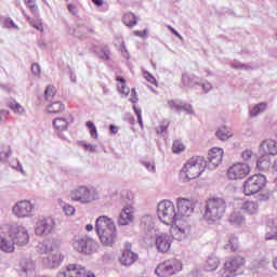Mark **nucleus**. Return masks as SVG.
Listing matches in <instances>:
<instances>
[{"mask_svg": "<svg viewBox=\"0 0 277 277\" xmlns=\"http://www.w3.org/2000/svg\"><path fill=\"white\" fill-rule=\"evenodd\" d=\"M95 232L97 233L101 243H103V246H107L108 248H111L114 243H116V239H118L116 224L114 221H111V219L105 215L96 219Z\"/></svg>", "mask_w": 277, "mask_h": 277, "instance_id": "obj_1", "label": "nucleus"}, {"mask_svg": "<svg viewBox=\"0 0 277 277\" xmlns=\"http://www.w3.org/2000/svg\"><path fill=\"white\" fill-rule=\"evenodd\" d=\"M226 213V200L222 197H213L207 200L203 219L210 224H217Z\"/></svg>", "mask_w": 277, "mask_h": 277, "instance_id": "obj_2", "label": "nucleus"}, {"mask_svg": "<svg viewBox=\"0 0 277 277\" xmlns=\"http://www.w3.org/2000/svg\"><path fill=\"white\" fill-rule=\"evenodd\" d=\"M69 198L79 205H92V202L100 200L101 193L94 186L79 185L70 190Z\"/></svg>", "mask_w": 277, "mask_h": 277, "instance_id": "obj_3", "label": "nucleus"}, {"mask_svg": "<svg viewBox=\"0 0 277 277\" xmlns=\"http://www.w3.org/2000/svg\"><path fill=\"white\" fill-rule=\"evenodd\" d=\"M207 170V160L202 156H196L190 158L183 167L181 177L184 183L198 179L202 172Z\"/></svg>", "mask_w": 277, "mask_h": 277, "instance_id": "obj_4", "label": "nucleus"}, {"mask_svg": "<svg viewBox=\"0 0 277 277\" xmlns=\"http://www.w3.org/2000/svg\"><path fill=\"white\" fill-rule=\"evenodd\" d=\"M157 215L160 222L167 226H172L174 222L179 221L176 207H174V202L170 200H162L158 203Z\"/></svg>", "mask_w": 277, "mask_h": 277, "instance_id": "obj_5", "label": "nucleus"}, {"mask_svg": "<svg viewBox=\"0 0 277 277\" xmlns=\"http://www.w3.org/2000/svg\"><path fill=\"white\" fill-rule=\"evenodd\" d=\"M267 183V179L263 174H254L248 177L242 185V192L245 196H254L259 194Z\"/></svg>", "mask_w": 277, "mask_h": 277, "instance_id": "obj_6", "label": "nucleus"}, {"mask_svg": "<svg viewBox=\"0 0 277 277\" xmlns=\"http://www.w3.org/2000/svg\"><path fill=\"white\" fill-rule=\"evenodd\" d=\"M12 213L18 220L34 217V214L36 213V203L27 199L19 200L12 207Z\"/></svg>", "mask_w": 277, "mask_h": 277, "instance_id": "obj_7", "label": "nucleus"}, {"mask_svg": "<svg viewBox=\"0 0 277 277\" xmlns=\"http://www.w3.org/2000/svg\"><path fill=\"white\" fill-rule=\"evenodd\" d=\"M62 263H64V253L60 251V240L52 239V245L50 247V254L49 256L43 259V264L45 267L55 269V267H60Z\"/></svg>", "mask_w": 277, "mask_h": 277, "instance_id": "obj_8", "label": "nucleus"}, {"mask_svg": "<svg viewBox=\"0 0 277 277\" xmlns=\"http://www.w3.org/2000/svg\"><path fill=\"white\" fill-rule=\"evenodd\" d=\"M71 246L76 252H80L81 254H92L94 248H96V242L87 235H78L74 237Z\"/></svg>", "mask_w": 277, "mask_h": 277, "instance_id": "obj_9", "label": "nucleus"}, {"mask_svg": "<svg viewBox=\"0 0 277 277\" xmlns=\"http://www.w3.org/2000/svg\"><path fill=\"white\" fill-rule=\"evenodd\" d=\"M181 269H183V263L179 260H171L159 264L155 269V274L159 277H169L179 274Z\"/></svg>", "mask_w": 277, "mask_h": 277, "instance_id": "obj_10", "label": "nucleus"}, {"mask_svg": "<svg viewBox=\"0 0 277 277\" xmlns=\"http://www.w3.org/2000/svg\"><path fill=\"white\" fill-rule=\"evenodd\" d=\"M55 230V219L41 216L35 224V235L37 237H49Z\"/></svg>", "mask_w": 277, "mask_h": 277, "instance_id": "obj_11", "label": "nucleus"}, {"mask_svg": "<svg viewBox=\"0 0 277 277\" xmlns=\"http://www.w3.org/2000/svg\"><path fill=\"white\" fill-rule=\"evenodd\" d=\"M9 237L16 246H27L29 243V232L24 225H11Z\"/></svg>", "mask_w": 277, "mask_h": 277, "instance_id": "obj_12", "label": "nucleus"}, {"mask_svg": "<svg viewBox=\"0 0 277 277\" xmlns=\"http://www.w3.org/2000/svg\"><path fill=\"white\" fill-rule=\"evenodd\" d=\"M176 207H177V220H182V222L189 223V216L194 215V209L196 206L194 201L187 198H177L176 199Z\"/></svg>", "mask_w": 277, "mask_h": 277, "instance_id": "obj_13", "label": "nucleus"}, {"mask_svg": "<svg viewBox=\"0 0 277 277\" xmlns=\"http://www.w3.org/2000/svg\"><path fill=\"white\" fill-rule=\"evenodd\" d=\"M246 261L241 256H236L225 261L224 267L220 274L222 277H235L239 275V267L243 265Z\"/></svg>", "mask_w": 277, "mask_h": 277, "instance_id": "obj_14", "label": "nucleus"}, {"mask_svg": "<svg viewBox=\"0 0 277 277\" xmlns=\"http://www.w3.org/2000/svg\"><path fill=\"white\" fill-rule=\"evenodd\" d=\"M250 171L251 169L248 163L238 162L228 168L227 176L229 181H239L246 179L250 174Z\"/></svg>", "mask_w": 277, "mask_h": 277, "instance_id": "obj_15", "label": "nucleus"}, {"mask_svg": "<svg viewBox=\"0 0 277 277\" xmlns=\"http://www.w3.org/2000/svg\"><path fill=\"white\" fill-rule=\"evenodd\" d=\"M173 224L175 225L173 228V239H176V241L187 239V235L192 233V225L189 224V221L177 220Z\"/></svg>", "mask_w": 277, "mask_h": 277, "instance_id": "obj_16", "label": "nucleus"}, {"mask_svg": "<svg viewBox=\"0 0 277 277\" xmlns=\"http://www.w3.org/2000/svg\"><path fill=\"white\" fill-rule=\"evenodd\" d=\"M224 159V149L220 147H213L208 153V160H206V168L208 170H215Z\"/></svg>", "mask_w": 277, "mask_h": 277, "instance_id": "obj_17", "label": "nucleus"}, {"mask_svg": "<svg viewBox=\"0 0 277 277\" xmlns=\"http://www.w3.org/2000/svg\"><path fill=\"white\" fill-rule=\"evenodd\" d=\"M85 274V267L80 264H68L57 273V277H82Z\"/></svg>", "mask_w": 277, "mask_h": 277, "instance_id": "obj_18", "label": "nucleus"}, {"mask_svg": "<svg viewBox=\"0 0 277 277\" xmlns=\"http://www.w3.org/2000/svg\"><path fill=\"white\" fill-rule=\"evenodd\" d=\"M135 220V208L133 206H126L119 215V226H129Z\"/></svg>", "mask_w": 277, "mask_h": 277, "instance_id": "obj_19", "label": "nucleus"}, {"mask_svg": "<svg viewBox=\"0 0 277 277\" xmlns=\"http://www.w3.org/2000/svg\"><path fill=\"white\" fill-rule=\"evenodd\" d=\"M260 155H266L267 157H276L277 155V142L272 138L264 140L260 144Z\"/></svg>", "mask_w": 277, "mask_h": 277, "instance_id": "obj_20", "label": "nucleus"}, {"mask_svg": "<svg viewBox=\"0 0 277 277\" xmlns=\"http://www.w3.org/2000/svg\"><path fill=\"white\" fill-rule=\"evenodd\" d=\"M172 246V236L168 234H160L156 236V248L158 252H168Z\"/></svg>", "mask_w": 277, "mask_h": 277, "instance_id": "obj_21", "label": "nucleus"}, {"mask_svg": "<svg viewBox=\"0 0 277 277\" xmlns=\"http://www.w3.org/2000/svg\"><path fill=\"white\" fill-rule=\"evenodd\" d=\"M34 274H36V262L32 260H24L21 263V276L31 277Z\"/></svg>", "mask_w": 277, "mask_h": 277, "instance_id": "obj_22", "label": "nucleus"}, {"mask_svg": "<svg viewBox=\"0 0 277 277\" xmlns=\"http://www.w3.org/2000/svg\"><path fill=\"white\" fill-rule=\"evenodd\" d=\"M140 259V255L137 253L131 251V250H123L122 255L120 256L119 261L121 265H124L126 267H129L135 263Z\"/></svg>", "mask_w": 277, "mask_h": 277, "instance_id": "obj_23", "label": "nucleus"}, {"mask_svg": "<svg viewBox=\"0 0 277 277\" xmlns=\"http://www.w3.org/2000/svg\"><path fill=\"white\" fill-rule=\"evenodd\" d=\"M141 228L147 235H153V232L155 230V219L150 214H146L142 216L141 219Z\"/></svg>", "mask_w": 277, "mask_h": 277, "instance_id": "obj_24", "label": "nucleus"}, {"mask_svg": "<svg viewBox=\"0 0 277 277\" xmlns=\"http://www.w3.org/2000/svg\"><path fill=\"white\" fill-rule=\"evenodd\" d=\"M240 211L248 215H256L259 213V203L255 201H243L240 206Z\"/></svg>", "mask_w": 277, "mask_h": 277, "instance_id": "obj_25", "label": "nucleus"}, {"mask_svg": "<svg viewBox=\"0 0 277 277\" xmlns=\"http://www.w3.org/2000/svg\"><path fill=\"white\" fill-rule=\"evenodd\" d=\"M182 83L184 88H196V85H200V83H202V79L196 76H190L188 74H183Z\"/></svg>", "mask_w": 277, "mask_h": 277, "instance_id": "obj_26", "label": "nucleus"}, {"mask_svg": "<svg viewBox=\"0 0 277 277\" xmlns=\"http://www.w3.org/2000/svg\"><path fill=\"white\" fill-rule=\"evenodd\" d=\"M14 246L16 243L12 240V238H5L0 235V250L2 252L12 253L14 252Z\"/></svg>", "mask_w": 277, "mask_h": 277, "instance_id": "obj_27", "label": "nucleus"}, {"mask_svg": "<svg viewBox=\"0 0 277 277\" xmlns=\"http://www.w3.org/2000/svg\"><path fill=\"white\" fill-rule=\"evenodd\" d=\"M271 167L272 160L267 155H262L256 161V168L260 170V172H267Z\"/></svg>", "mask_w": 277, "mask_h": 277, "instance_id": "obj_28", "label": "nucleus"}, {"mask_svg": "<svg viewBox=\"0 0 277 277\" xmlns=\"http://www.w3.org/2000/svg\"><path fill=\"white\" fill-rule=\"evenodd\" d=\"M265 239L266 241H272V240L277 241V223L276 222H272L267 224Z\"/></svg>", "mask_w": 277, "mask_h": 277, "instance_id": "obj_29", "label": "nucleus"}, {"mask_svg": "<svg viewBox=\"0 0 277 277\" xmlns=\"http://www.w3.org/2000/svg\"><path fill=\"white\" fill-rule=\"evenodd\" d=\"M215 135L219 140H221V142H226V140H230V137H233V131H230L228 127L223 126L219 128V131H216Z\"/></svg>", "mask_w": 277, "mask_h": 277, "instance_id": "obj_30", "label": "nucleus"}, {"mask_svg": "<svg viewBox=\"0 0 277 277\" xmlns=\"http://www.w3.org/2000/svg\"><path fill=\"white\" fill-rule=\"evenodd\" d=\"M265 109H267L266 103L256 104L252 108H250L249 116L251 118H256V116H261V114L265 113Z\"/></svg>", "mask_w": 277, "mask_h": 277, "instance_id": "obj_31", "label": "nucleus"}, {"mask_svg": "<svg viewBox=\"0 0 277 277\" xmlns=\"http://www.w3.org/2000/svg\"><path fill=\"white\" fill-rule=\"evenodd\" d=\"M217 267H220V259L215 255H210L206 261L207 272H214Z\"/></svg>", "mask_w": 277, "mask_h": 277, "instance_id": "obj_32", "label": "nucleus"}, {"mask_svg": "<svg viewBox=\"0 0 277 277\" xmlns=\"http://www.w3.org/2000/svg\"><path fill=\"white\" fill-rule=\"evenodd\" d=\"M51 246H53V240H45L43 242H39L36 247L38 254H47L51 252Z\"/></svg>", "mask_w": 277, "mask_h": 277, "instance_id": "obj_33", "label": "nucleus"}, {"mask_svg": "<svg viewBox=\"0 0 277 277\" xmlns=\"http://www.w3.org/2000/svg\"><path fill=\"white\" fill-rule=\"evenodd\" d=\"M65 109L66 108L62 102H54L47 107L48 114H61V111H64Z\"/></svg>", "mask_w": 277, "mask_h": 277, "instance_id": "obj_34", "label": "nucleus"}, {"mask_svg": "<svg viewBox=\"0 0 277 277\" xmlns=\"http://www.w3.org/2000/svg\"><path fill=\"white\" fill-rule=\"evenodd\" d=\"M12 157V148L10 145H2L0 147V161H8Z\"/></svg>", "mask_w": 277, "mask_h": 277, "instance_id": "obj_35", "label": "nucleus"}, {"mask_svg": "<svg viewBox=\"0 0 277 277\" xmlns=\"http://www.w3.org/2000/svg\"><path fill=\"white\" fill-rule=\"evenodd\" d=\"M123 24L127 27H135L137 25V17L133 13H126L123 15Z\"/></svg>", "mask_w": 277, "mask_h": 277, "instance_id": "obj_36", "label": "nucleus"}, {"mask_svg": "<svg viewBox=\"0 0 277 277\" xmlns=\"http://www.w3.org/2000/svg\"><path fill=\"white\" fill-rule=\"evenodd\" d=\"M52 124L57 131H66L68 129V120L66 118H56L53 120Z\"/></svg>", "mask_w": 277, "mask_h": 277, "instance_id": "obj_37", "label": "nucleus"}, {"mask_svg": "<svg viewBox=\"0 0 277 277\" xmlns=\"http://www.w3.org/2000/svg\"><path fill=\"white\" fill-rule=\"evenodd\" d=\"M230 224H235L236 226H239L240 224H243V215H241V212L234 211L229 216Z\"/></svg>", "mask_w": 277, "mask_h": 277, "instance_id": "obj_38", "label": "nucleus"}, {"mask_svg": "<svg viewBox=\"0 0 277 277\" xmlns=\"http://www.w3.org/2000/svg\"><path fill=\"white\" fill-rule=\"evenodd\" d=\"M0 23L2 27H5L6 29H18V26H16L14 21L10 17H5V16L0 17Z\"/></svg>", "mask_w": 277, "mask_h": 277, "instance_id": "obj_39", "label": "nucleus"}, {"mask_svg": "<svg viewBox=\"0 0 277 277\" xmlns=\"http://www.w3.org/2000/svg\"><path fill=\"white\" fill-rule=\"evenodd\" d=\"M225 248L226 250H232V252H237V249L239 248V239L235 236H230Z\"/></svg>", "mask_w": 277, "mask_h": 277, "instance_id": "obj_40", "label": "nucleus"}, {"mask_svg": "<svg viewBox=\"0 0 277 277\" xmlns=\"http://www.w3.org/2000/svg\"><path fill=\"white\" fill-rule=\"evenodd\" d=\"M23 15L28 21L29 25H31V27L37 29V31H44V26L42 25V23H36L34 21V18H31L29 15H27V13H25V11H23Z\"/></svg>", "mask_w": 277, "mask_h": 277, "instance_id": "obj_41", "label": "nucleus"}, {"mask_svg": "<svg viewBox=\"0 0 277 277\" xmlns=\"http://www.w3.org/2000/svg\"><path fill=\"white\" fill-rule=\"evenodd\" d=\"M27 8L30 10L34 16H38L40 13L38 12V4H36V0H24Z\"/></svg>", "mask_w": 277, "mask_h": 277, "instance_id": "obj_42", "label": "nucleus"}, {"mask_svg": "<svg viewBox=\"0 0 277 277\" xmlns=\"http://www.w3.org/2000/svg\"><path fill=\"white\" fill-rule=\"evenodd\" d=\"M9 107L14 111V114H25V108L18 102L9 103Z\"/></svg>", "mask_w": 277, "mask_h": 277, "instance_id": "obj_43", "label": "nucleus"}, {"mask_svg": "<svg viewBox=\"0 0 277 277\" xmlns=\"http://www.w3.org/2000/svg\"><path fill=\"white\" fill-rule=\"evenodd\" d=\"M85 126L90 131L91 137H93V140H98V131L96 130V126L94 124V122L87 121Z\"/></svg>", "mask_w": 277, "mask_h": 277, "instance_id": "obj_44", "label": "nucleus"}, {"mask_svg": "<svg viewBox=\"0 0 277 277\" xmlns=\"http://www.w3.org/2000/svg\"><path fill=\"white\" fill-rule=\"evenodd\" d=\"M121 196L123 198L124 205H127V207H131L133 200L135 199V196L131 192H124Z\"/></svg>", "mask_w": 277, "mask_h": 277, "instance_id": "obj_45", "label": "nucleus"}, {"mask_svg": "<svg viewBox=\"0 0 277 277\" xmlns=\"http://www.w3.org/2000/svg\"><path fill=\"white\" fill-rule=\"evenodd\" d=\"M55 94H56L55 87L48 85L44 91L45 101H53V97L55 96Z\"/></svg>", "mask_w": 277, "mask_h": 277, "instance_id": "obj_46", "label": "nucleus"}, {"mask_svg": "<svg viewBox=\"0 0 277 277\" xmlns=\"http://www.w3.org/2000/svg\"><path fill=\"white\" fill-rule=\"evenodd\" d=\"M181 100H169L168 107L169 109H173L174 111H181Z\"/></svg>", "mask_w": 277, "mask_h": 277, "instance_id": "obj_47", "label": "nucleus"}, {"mask_svg": "<svg viewBox=\"0 0 277 277\" xmlns=\"http://www.w3.org/2000/svg\"><path fill=\"white\" fill-rule=\"evenodd\" d=\"M79 145L82 146V148H84V150H88L89 153H96V150L98 149L96 145L87 143L85 141H81Z\"/></svg>", "mask_w": 277, "mask_h": 277, "instance_id": "obj_48", "label": "nucleus"}, {"mask_svg": "<svg viewBox=\"0 0 277 277\" xmlns=\"http://www.w3.org/2000/svg\"><path fill=\"white\" fill-rule=\"evenodd\" d=\"M172 149L175 155H179V153H183V150H185V145L181 141H175L173 142Z\"/></svg>", "mask_w": 277, "mask_h": 277, "instance_id": "obj_49", "label": "nucleus"}, {"mask_svg": "<svg viewBox=\"0 0 277 277\" xmlns=\"http://www.w3.org/2000/svg\"><path fill=\"white\" fill-rule=\"evenodd\" d=\"M180 111H185L190 116L194 115V108L192 107V104H184L183 102L181 104Z\"/></svg>", "mask_w": 277, "mask_h": 277, "instance_id": "obj_50", "label": "nucleus"}, {"mask_svg": "<svg viewBox=\"0 0 277 277\" xmlns=\"http://www.w3.org/2000/svg\"><path fill=\"white\" fill-rule=\"evenodd\" d=\"M233 68H236V70H250L249 65L241 64L240 62L235 61L233 63Z\"/></svg>", "mask_w": 277, "mask_h": 277, "instance_id": "obj_51", "label": "nucleus"}, {"mask_svg": "<svg viewBox=\"0 0 277 277\" xmlns=\"http://www.w3.org/2000/svg\"><path fill=\"white\" fill-rule=\"evenodd\" d=\"M63 211L65 215H72L75 213V207L70 206L69 203H64Z\"/></svg>", "mask_w": 277, "mask_h": 277, "instance_id": "obj_52", "label": "nucleus"}, {"mask_svg": "<svg viewBox=\"0 0 277 277\" xmlns=\"http://www.w3.org/2000/svg\"><path fill=\"white\" fill-rule=\"evenodd\" d=\"M118 90L120 92V94H123L124 96H129L131 89H129V87H127L126 83L122 84H118Z\"/></svg>", "mask_w": 277, "mask_h": 277, "instance_id": "obj_53", "label": "nucleus"}, {"mask_svg": "<svg viewBox=\"0 0 277 277\" xmlns=\"http://www.w3.org/2000/svg\"><path fill=\"white\" fill-rule=\"evenodd\" d=\"M119 49H120V52H121L122 56L126 60H129V51H127V45H124V41L123 40L120 41Z\"/></svg>", "mask_w": 277, "mask_h": 277, "instance_id": "obj_54", "label": "nucleus"}, {"mask_svg": "<svg viewBox=\"0 0 277 277\" xmlns=\"http://www.w3.org/2000/svg\"><path fill=\"white\" fill-rule=\"evenodd\" d=\"M201 88L206 94H209V92H211V90H213V85L209 81L202 82Z\"/></svg>", "mask_w": 277, "mask_h": 277, "instance_id": "obj_55", "label": "nucleus"}, {"mask_svg": "<svg viewBox=\"0 0 277 277\" xmlns=\"http://www.w3.org/2000/svg\"><path fill=\"white\" fill-rule=\"evenodd\" d=\"M144 78L146 79V81H148L149 83L156 84L157 83V79H155L153 77V75L148 71L144 72Z\"/></svg>", "mask_w": 277, "mask_h": 277, "instance_id": "obj_56", "label": "nucleus"}, {"mask_svg": "<svg viewBox=\"0 0 277 277\" xmlns=\"http://www.w3.org/2000/svg\"><path fill=\"white\" fill-rule=\"evenodd\" d=\"M8 116H10V110L0 109V122H5Z\"/></svg>", "mask_w": 277, "mask_h": 277, "instance_id": "obj_57", "label": "nucleus"}, {"mask_svg": "<svg viewBox=\"0 0 277 277\" xmlns=\"http://www.w3.org/2000/svg\"><path fill=\"white\" fill-rule=\"evenodd\" d=\"M242 159L243 161H250V159H252V150L246 149L242 151Z\"/></svg>", "mask_w": 277, "mask_h": 277, "instance_id": "obj_58", "label": "nucleus"}, {"mask_svg": "<svg viewBox=\"0 0 277 277\" xmlns=\"http://www.w3.org/2000/svg\"><path fill=\"white\" fill-rule=\"evenodd\" d=\"M67 10H68V12L70 13V14H72L74 16H77V14H78V10H77V5H75V4H68L67 5Z\"/></svg>", "mask_w": 277, "mask_h": 277, "instance_id": "obj_59", "label": "nucleus"}, {"mask_svg": "<svg viewBox=\"0 0 277 277\" xmlns=\"http://www.w3.org/2000/svg\"><path fill=\"white\" fill-rule=\"evenodd\" d=\"M168 127H170L169 122H167L164 126H160L157 129V133L160 134V135H163V133H166L168 131Z\"/></svg>", "mask_w": 277, "mask_h": 277, "instance_id": "obj_60", "label": "nucleus"}, {"mask_svg": "<svg viewBox=\"0 0 277 277\" xmlns=\"http://www.w3.org/2000/svg\"><path fill=\"white\" fill-rule=\"evenodd\" d=\"M144 166L146 170H148V172H153V173L156 172L155 162H145Z\"/></svg>", "mask_w": 277, "mask_h": 277, "instance_id": "obj_61", "label": "nucleus"}, {"mask_svg": "<svg viewBox=\"0 0 277 277\" xmlns=\"http://www.w3.org/2000/svg\"><path fill=\"white\" fill-rule=\"evenodd\" d=\"M31 72H32V75H40V65H38V64H32V66H31Z\"/></svg>", "mask_w": 277, "mask_h": 277, "instance_id": "obj_62", "label": "nucleus"}, {"mask_svg": "<svg viewBox=\"0 0 277 277\" xmlns=\"http://www.w3.org/2000/svg\"><path fill=\"white\" fill-rule=\"evenodd\" d=\"M168 29H170V31L176 36V38H179L180 40H183V36H181V34H179V31H176V29H174L172 26H168Z\"/></svg>", "mask_w": 277, "mask_h": 277, "instance_id": "obj_63", "label": "nucleus"}, {"mask_svg": "<svg viewBox=\"0 0 277 277\" xmlns=\"http://www.w3.org/2000/svg\"><path fill=\"white\" fill-rule=\"evenodd\" d=\"M109 130L111 131V133L114 134V135H116V133H118V127H116V126H114V124H110L109 126Z\"/></svg>", "mask_w": 277, "mask_h": 277, "instance_id": "obj_64", "label": "nucleus"}]
</instances>
